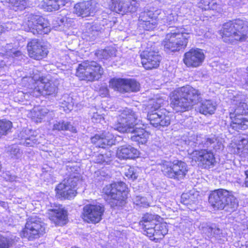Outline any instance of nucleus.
<instances>
[{
  "label": "nucleus",
  "mask_w": 248,
  "mask_h": 248,
  "mask_svg": "<svg viewBox=\"0 0 248 248\" xmlns=\"http://www.w3.org/2000/svg\"><path fill=\"white\" fill-rule=\"evenodd\" d=\"M105 213L106 208L103 203H89L83 206L80 217L85 222L96 224L102 220Z\"/></svg>",
  "instance_id": "16"
},
{
  "label": "nucleus",
  "mask_w": 248,
  "mask_h": 248,
  "mask_svg": "<svg viewBox=\"0 0 248 248\" xmlns=\"http://www.w3.org/2000/svg\"><path fill=\"white\" fill-rule=\"evenodd\" d=\"M102 54L103 55H108V51L107 49H103L102 51Z\"/></svg>",
  "instance_id": "44"
},
{
  "label": "nucleus",
  "mask_w": 248,
  "mask_h": 248,
  "mask_svg": "<svg viewBox=\"0 0 248 248\" xmlns=\"http://www.w3.org/2000/svg\"><path fill=\"white\" fill-rule=\"evenodd\" d=\"M91 143L97 148L105 149L115 144L116 139L109 132L103 131L100 134H96L91 138Z\"/></svg>",
  "instance_id": "24"
},
{
  "label": "nucleus",
  "mask_w": 248,
  "mask_h": 248,
  "mask_svg": "<svg viewBox=\"0 0 248 248\" xmlns=\"http://www.w3.org/2000/svg\"><path fill=\"white\" fill-rule=\"evenodd\" d=\"M22 26L25 31L35 35L47 34L51 30L48 20L42 16L35 14L27 15Z\"/></svg>",
  "instance_id": "9"
},
{
  "label": "nucleus",
  "mask_w": 248,
  "mask_h": 248,
  "mask_svg": "<svg viewBox=\"0 0 248 248\" xmlns=\"http://www.w3.org/2000/svg\"><path fill=\"white\" fill-rule=\"evenodd\" d=\"M205 60V55L199 48L192 47L184 53L183 62L186 67L195 68L201 66Z\"/></svg>",
  "instance_id": "20"
},
{
  "label": "nucleus",
  "mask_w": 248,
  "mask_h": 248,
  "mask_svg": "<svg viewBox=\"0 0 248 248\" xmlns=\"http://www.w3.org/2000/svg\"><path fill=\"white\" fill-rule=\"evenodd\" d=\"M245 174L246 176L245 181V184L246 186L248 187V170L245 171Z\"/></svg>",
  "instance_id": "41"
},
{
  "label": "nucleus",
  "mask_w": 248,
  "mask_h": 248,
  "mask_svg": "<svg viewBox=\"0 0 248 248\" xmlns=\"http://www.w3.org/2000/svg\"><path fill=\"white\" fill-rule=\"evenodd\" d=\"M108 58V57H107V56H106V57L105 58L104 57L103 58L107 59Z\"/></svg>",
  "instance_id": "47"
},
{
  "label": "nucleus",
  "mask_w": 248,
  "mask_h": 248,
  "mask_svg": "<svg viewBox=\"0 0 248 248\" xmlns=\"http://www.w3.org/2000/svg\"><path fill=\"white\" fill-rule=\"evenodd\" d=\"M141 63L146 70L157 69L161 61V56L158 51L152 47H146L140 55Z\"/></svg>",
  "instance_id": "19"
},
{
  "label": "nucleus",
  "mask_w": 248,
  "mask_h": 248,
  "mask_svg": "<svg viewBox=\"0 0 248 248\" xmlns=\"http://www.w3.org/2000/svg\"><path fill=\"white\" fill-rule=\"evenodd\" d=\"M127 78H112L109 81V87L121 93H126Z\"/></svg>",
  "instance_id": "28"
},
{
  "label": "nucleus",
  "mask_w": 248,
  "mask_h": 248,
  "mask_svg": "<svg viewBox=\"0 0 248 248\" xmlns=\"http://www.w3.org/2000/svg\"><path fill=\"white\" fill-rule=\"evenodd\" d=\"M82 181L78 176L70 175L64 178L55 188V196L61 200H71L78 194V184Z\"/></svg>",
  "instance_id": "12"
},
{
  "label": "nucleus",
  "mask_w": 248,
  "mask_h": 248,
  "mask_svg": "<svg viewBox=\"0 0 248 248\" xmlns=\"http://www.w3.org/2000/svg\"><path fill=\"white\" fill-rule=\"evenodd\" d=\"M13 240L7 237L0 235V248H9L12 245Z\"/></svg>",
  "instance_id": "37"
},
{
  "label": "nucleus",
  "mask_w": 248,
  "mask_h": 248,
  "mask_svg": "<svg viewBox=\"0 0 248 248\" xmlns=\"http://www.w3.org/2000/svg\"><path fill=\"white\" fill-rule=\"evenodd\" d=\"M116 155L120 160H134L140 157V152L130 145H123L117 148Z\"/></svg>",
  "instance_id": "25"
},
{
  "label": "nucleus",
  "mask_w": 248,
  "mask_h": 248,
  "mask_svg": "<svg viewBox=\"0 0 248 248\" xmlns=\"http://www.w3.org/2000/svg\"><path fill=\"white\" fill-rule=\"evenodd\" d=\"M217 108V105L215 102L211 99H205L201 102L198 109L200 113L209 116L215 113Z\"/></svg>",
  "instance_id": "26"
},
{
  "label": "nucleus",
  "mask_w": 248,
  "mask_h": 248,
  "mask_svg": "<svg viewBox=\"0 0 248 248\" xmlns=\"http://www.w3.org/2000/svg\"><path fill=\"white\" fill-rule=\"evenodd\" d=\"M230 127L236 131L248 128V105L241 101L229 112Z\"/></svg>",
  "instance_id": "13"
},
{
  "label": "nucleus",
  "mask_w": 248,
  "mask_h": 248,
  "mask_svg": "<svg viewBox=\"0 0 248 248\" xmlns=\"http://www.w3.org/2000/svg\"><path fill=\"white\" fill-rule=\"evenodd\" d=\"M2 32V26L0 25V36L1 35Z\"/></svg>",
  "instance_id": "45"
},
{
  "label": "nucleus",
  "mask_w": 248,
  "mask_h": 248,
  "mask_svg": "<svg viewBox=\"0 0 248 248\" xmlns=\"http://www.w3.org/2000/svg\"><path fill=\"white\" fill-rule=\"evenodd\" d=\"M177 21V18L172 14H169L166 18V23L168 25H171L174 24Z\"/></svg>",
  "instance_id": "39"
},
{
  "label": "nucleus",
  "mask_w": 248,
  "mask_h": 248,
  "mask_svg": "<svg viewBox=\"0 0 248 248\" xmlns=\"http://www.w3.org/2000/svg\"><path fill=\"white\" fill-rule=\"evenodd\" d=\"M161 107V103L158 100H154L147 112V119L153 127H164L170 124L172 116L170 112Z\"/></svg>",
  "instance_id": "10"
},
{
  "label": "nucleus",
  "mask_w": 248,
  "mask_h": 248,
  "mask_svg": "<svg viewBox=\"0 0 248 248\" xmlns=\"http://www.w3.org/2000/svg\"><path fill=\"white\" fill-rule=\"evenodd\" d=\"M208 202L215 210H223L227 206L235 208L238 205L232 192L223 188L212 191L208 197Z\"/></svg>",
  "instance_id": "8"
},
{
  "label": "nucleus",
  "mask_w": 248,
  "mask_h": 248,
  "mask_svg": "<svg viewBox=\"0 0 248 248\" xmlns=\"http://www.w3.org/2000/svg\"><path fill=\"white\" fill-rule=\"evenodd\" d=\"M138 117L133 110L125 108L120 112L115 129L121 133H130V140L138 145L146 144L150 136V133L141 127H136L134 124Z\"/></svg>",
  "instance_id": "2"
},
{
  "label": "nucleus",
  "mask_w": 248,
  "mask_h": 248,
  "mask_svg": "<svg viewBox=\"0 0 248 248\" xmlns=\"http://www.w3.org/2000/svg\"><path fill=\"white\" fill-rule=\"evenodd\" d=\"M33 84L34 88L29 92L30 94L33 97L37 98L42 95L49 96L57 93V86L45 77H39L34 80Z\"/></svg>",
  "instance_id": "17"
},
{
  "label": "nucleus",
  "mask_w": 248,
  "mask_h": 248,
  "mask_svg": "<svg viewBox=\"0 0 248 248\" xmlns=\"http://www.w3.org/2000/svg\"><path fill=\"white\" fill-rule=\"evenodd\" d=\"M44 115L40 111H37L34 112L32 116V120L35 123H40L43 119Z\"/></svg>",
  "instance_id": "38"
},
{
  "label": "nucleus",
  "mask_w": 248,
  "mask_h": 248,
  "mask_svg": "<svg viewBox=\"0 0 248 248\" xmlns=\"http://www.w3.org/2000/svg\"><path fill=\"white\" fill-rule=\"evenodd\" d=\"M139 225L143 234L155 243H159L168 232L167 223L162 217L156 214H143Z\"/></svg>",
  "instance_id": "3"
},
{
  "label": "nucleus",
  "mask_w": 248,
  "mask_h": 248,
  "mask_svg": "<svg viewBox=\"0 0 248 248\" xmlns=\"http://www.w3.org/2000/svg\"><path fill=\"white\" fill-rule=\"evenodd\" d=\"M104 74V69L97 62L85 60L78 64L76 69V76L80 81L87 83L98 81Z\"/></svg>",
  "instance_id": "7"
},
{
  "label": "nucleus",
  "mask_w": 248,
  "mask_h": 248,
  "mask_svg": "<svg viewBox=\"0 0 248 248\" xmlns=\"http://www.w3.org/2000/svg\"><path fill=\"white\" fill-rule=\"evenodd\" d=\"M159 15L157 11L147 10L141 12L138 18L140 26L146 31L153 30L157 24Z\"/></svg>",
  "instance_id": "22"
},
{
  "label": "nucleus",
  "mask_w": 248,
  "mask_h": 248,
  "mask_svg": "<svg viewBox=\"0 0 248 248\" xmlns=\"http://www.w3.org/2000/svg\"><path fill=\"white\" fill-rule=\"evenodd\" d=\"M46 233V224L40 217H30L19 232L20 237L28 241H33Z\"/></svg>",
  "instance_id": "11"
},
{
  "label": "nucleus",
  "mask_w": 248,
  "mask_h": 248,
  "mask_svg": "<svg viewBox=\"0 0 248 248\" xmlns=\"http://www.w3.org/2000/svg\"><path fill=\"white\" fill-rule=\"evenodd\" d=\"M189 158L191 162L204 170H209L217 164L216 154L212 150L208 149H195L189 154Z\"/></svg>",
  "instance_id": "15"
},
{
  "label": "nucleus",
  "mask_w": 248,
  "mask_h": 248,
  "mask_svg": "<svg viewBox=\"0 0 248 248\" xmlns=\"http://www.w3.org/2000/svg\"><path fill=\"white\" fill-rule=\"evenodd\" d=\"M67 3L66 0H43L42 8L46 11L53 12L58 10Z\"/></svg>",
  "instance_id": "27"
},
{
  "label": "nucleus",
  "mask_w": 248,
  "mask_h": 248,
  "mask_svg": "<svg viewBox=\"0 0 248 248\" xmlns=\"http://www.w3.org/2000/svg\"><path fill=\"white\" fill-rule=\"evenodd\" d=\"M198 8L202 11H218L220 8V5L212 0H200L198 3Z\"/></svg>",
  "instance_id": "31"
},
{
  "label": "nucleus",
  "mask_w": 248,
  "mask_h": 248,
  "mask_svg": "<svg viewBox=\"0 0 248 248\" xmlns=\"http://www.w3.org/2000/svg\"><path fill=\"white\" fill-rule=\"evenodd\" d=\"M52 130L57 132L69 131L72 133L77 132V128L72 125L71 122L63 120L57 121L54 124Z\"/></svg>",
  "instance_id": "29"
},
{
  "label": "nucleus",
  "mask_w": 248,
  "mask_h": 248,
  "mask_svg": "<svg viewBox=\"0 0 248 248\" xmlns=\"http://www.w3.org/2000/svg\"><path fill=\"white\" fill-rule=\"evenodd\" d=\"M215 142V139L214 138H207L205 140V144L211 145Z\"/></svg>",
  "instance_id": "40"
},
{
  "label": "nucleus",
  "mask_w": 248,
  "mask_h": 248,
  "mask_svg": "<svg viewBox=\"0 0 248 248\" xmlns=\"http://www.w3.org/2000/svg\"><path fill=\"white\" fill-rule=\"evenodd\" d=\"M105 90H106V91L107 92V93H108V89H107V88H105Z\"/></svg>",
  "instance_id": "46"
},
{
  "label": "nucleus",
  "mask_w": 248,
  "mask_h": 248,
  "mask_svg": "<svg viewBox=\"0 0 248 248\" xmlns=\"http://www.w3.org/2000/svg\"><path fill=\"white\" fill-rule=\"evenodd\" d=\"M26 49L29 58L36 61H41L46 58L49 53L47 46L38 38L30 39L27 42Z\"/></svg>",
  "instance_id": "18"
},
{
  "label": "nucleus",
  "mask_w": 248,
  "mask_h": 248,
  "mask_svg": "<svg viewBox=\"0 0 248 248\" xmlns=\"http://www.w3.org/2000/svg\"><path fill=\"white\" fill-rule=\"evenodd\" d=\"M13 128V123L11 121L3 119H0V139L6 136Z\"/></svg>",
  "instance_id": "32"
},
{
  "label": "nucleus",
  "mask_w": 248,
  "mask_h": 248,
  "mask_svg": "<svg viewBox=\"0 0 248 248\" xmlns=\"http://www.w3.org/2000/svg\"><path fill=\"white\" fill-rule=\"evenodd\" d=\"M124 175L128 179L135 180L138 178L135 168L134 166L126 165L124 168Z\"/></svg>",
  "instance_id": "35"
},
{
  "label": "nucleus",
  "mask_w": 248,
  "mask_h": 248,
  "mask_svg": "<svg viewBox=\"0 0 248 248\" xmlns=\"http://www.w3.org/2000/svg\"><path fill=\"white\" fill-rule=\"evenodd\" d=\"M138 3L137 0H129V4L125 3V12L126 13H134L137 10Z\"/></svg>",
  "instance_id": "36"
},
{
  "label": "nucleus",
  "mask_w": 248,
  "mask_h": 248,
  "mask_svg": "<svg viewBox=\"0 0 248 248\" xmlns=\"http://www.w3.org/2000/svg\"><path fill=\"white\" fill-rule=\"evenodd\" d=\"M125 0H110L109 9L111 11L124 15L125 12Z\"/></svg>",
  "instance_id": "30"
},
{
  "label": "nucleus",
  "mask_w": 248,
  "mask_h": 248,
  "mask_svg": "<svg viewBox=\"0 0 248 248\" xmlns=\"http://www.w3.org/2000/svg\"><path fill=\"white\" fill-rule=\"evenodd\" d=\"M248 29L247 21L236 18L224 23L219 33L224 43L235 45L247 41L248 38Z\"/></svg>",
  "instance_id": "5"
},
{
  "label": "nucleus",
  "mask_w": 248,
  "mask_h": 248,
  "mask_svg": "<svg viewBox=\"0 0 248 248\" xmlns=\"http://www.w3.org/2000/svg\"><path fill=\"white\" fill-rule=\"evenodd\" d=\"M98 2L95 0H82L74 6L75 13L81 17L93 16L97 11Z\"/></svg>",
  "instance_id": "23"
},
{
  "label": "nucleus",
  "mask_w": 248,
  "mask_h": 248,
  "mask_svg": "<svg viewBox=\"0 0 248 248\" xmlns=\"http://www.w3.org/2000/svg\"><path fill=\"white\" fill-rule=\"evenodd\" d=\"M201 91L191 85L177 88L169 95V105L175 113H182L191 110L201 99Z\"/></svg>",
  "instance_id": "1"
},
{
  "label": "nucleus",
  "mask_w": 248,
  "mask_h": 248,
  "mask_svg": "<svg viewBox=\"0 0 248 248\" xmlns=\"http://www.w3.org/2000/svg\"><path fill=\"white\" fill-rule=\"evenodd\" d=\"M126 93L137 92L140 90V85L135 80L127 78Z\"/></svg>",
  "instance_id": "34"
},
{
  "label": "nucleus",
  "mask_w": 248,
  "mask_h": 248,
  "mask_svg": "<svg viewBox=\"0 0 248 248\" xmlns=\"http://www.w3.org/2000/svg\"><path fill=\"white\" fill-rule=\"evenodd\" d=\"M13 54L15 56L17 57V56H20L21 55V52L19 50H17V51H15L13 53Z\"/></svg>",
  "instance_id": "42"
},
{
  "label": "nucleus",
  "mask_w": 248,
  "mask_h": 248,
  "mask_svg": "<svg viewBox=\"0 0 248 248\" xmlns=\"http://www.w3.org/2000/svg\"><path fill=\"white\" fill-rule=\"evenodd\" d=\"M161 167L164 176L176 181L184 179L188 171L186 163L180 159L164 160L162 162Z\"/></svg>",
  "instance_id": "14"
},
{
  "label": "nucleus",
  "mask_w": 248,
  "mask_h": 248,
  "mask_svg": "<svg viewBox=\"0 0 248 248\" xmlns=\"http://www.w3.org/2000/svg\"><path fill=\"white\" fill-rule=\"evenodd\" d=\"M246 71L247 73V78L245 80V84L248 85V66L246 68Z\"/></svg>",
  "instance_id": "43"
},
{
  "label": "nucleus",
  "mask_w": 248,
  "mask_h": 248,
  "mask_svg": "<svg viewBox=\"0 0 248 248\" xmlns=\"http://www.w3.org/2000/svg\"><path fill=\"white\" fill-rule=\"evenodd\" d=\"M128 185L123 181H113L102 188V196L111 208L121 210L126 206L130 193Z\"/></svg>",
  "instance_id": "4"
},
{
  "label": "nucleus",
  "mask_w": 248,
  "mask_h": 248,
  "mask_svg": "<svg viewBox=\"0 0 248 248\" xmlns=\"http://www.w3.org/2000/svg\"><path fill=\"white\" fill-rule=\"evenodd\" d=\"M190 34V32L186 29L177 27L166 34L161 45L167 52H176L184 50L187 46Z\"/></svg>",
  "instance_id": "6"
},
{
  "label": "nucleus",
  "mask_w": 248,
  "mask_h": 248,
  "mask_svg": "<svg viewBox=\"0 0 248 248\" xmlns=\"http://www.w3.org/2000/svg\"><path fill=\"white\" fill-rule=\"evenodd\" d=\"M12 9L15 11H21L27 6L26 0H10Z\"/></svg>",
  "instance_id": "33"
},
{
  "label": "nucleus",
  "mask_w": 248,
  "mask_h": 248,
  "mask_svg": "<svg viewBox=\"0 0 248 248\" xmlns=\"http://www.w3.org/2000/svg\"><path fill=\"white\" fill-rule=\"evenodd\" d=\"M57 208L50 209L48 211V218L56 227H62L69 222L67 210L62 204L55 205Z\"/></svg>",
  "instance_id": "21"
}]
</instances>
